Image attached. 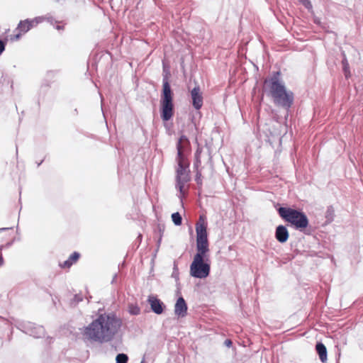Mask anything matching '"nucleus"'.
<instances>
[{"label": "nucleus", "instance_id": "obj_1", "mask_svg": "<svg viewBox=\"0 0 363 363\" xmlns=\"http://www.w3.org/2000/svg\"><path fill=\"white\" fill-rule=\"evenodd\" d=\"M121 326V320L113 313L99 315L84 328V338L100 343L111 341Z\"/></svg>", "mask_w": 363, "mask_h": 363}, {"label": "nucleus", "instance_id": "obj_2", "mask_svg": "<svg viewBox=\"0 0 363 363\" xmlns=\"http://www.w3.org/2000/svg\"><path fill=\"white\" fill-rule=\"evenodd\" d=\"M177 149L176 187L179 189L181 194H183L184 193V186L190 180L189 162L187 160V155L189 152V142L186 136L182 135L180 137L177 145Z\"/></svg>", "mask_w": 363, "mask_h": 363}, {"label": "nucleus", "instance_id": "obj_3", "mask_svg": "<svg viewBox=\"0 0 363 363\" xmlns=\"http://www.w3.org/2000/svg\"><path fill=\"white\" fill-rule=\"evenodd\" d=\"M279 74L277 72L270 79H266L264 87L269 91L276 105L289 108L293 104L294 94L291 91L286 90L284 84L279 79Z\"/></svg>", "mask_w": 363, "mask_h": 363}, {"label": "nucleus", "instance_id": "obj_4", "mask_svg": "<svg viewBox=\"0 0 363 363\" xmlns=\"http://www.w3.org/2000/svg\"><path fill=\"white\" fill-rule=\"evenodd\" d=\"M278 213L282 219L296 230L303 231L308 225V219L302 211L289 207H280Z\"/></svg>", "mask_w": 363, "mask_h": 363}, {"label": "nucleus", "instance_id": "obj_5", "mask_svg": "<svg viewBox=\"0 0 363 363\" xmlns=\"http://www.w3.org/2000/svg\"><path fill=\"white\" fill-rule=\"evenodd\" d=\"M196 253L195 255L209 257V247L207 238L206 224L204 219L200 217L196 225Z\"/></svg>", "mask_w": 363, "mask_h": 363}, {"label": "nucleus", "instance_id": "obj_6", "mask_svg": "<svg viewBox=\"0 0 363 363\" xmlns=\"http://www.w3.org/2000/svg\"><path fill=\"white\" fill-rule=\"evenodd\" d=\"M163 89L161 97V117L164 121H169L173 116V97L170 85L166 77L163 79Z\"/></svg>", "mask_w": 363, "mask_h": 363}, {"label": "nucleus", "instance_id": "obj_7", "mask_svg": "<svg viewBox=\"0 0 363 363\" xmlns=\"http://www.w3.org/2000/svg\"><path fill=\"white\" fill-rule=\"evenodd\" d=\"M210 270L209 257L194 255L189 269V273L192 277L205 279L208 277Z\"/></svg>", "mask_w": 363, "mask_h": 363}, {"label": "nucleus", "instance_id": "obj_8", "mask_svg": "<svg viewBox=\"0 0 363 363\" xmlns=\"http://www.w3.org/2000/svg\"><path fill=\"white\" fill-rule=\"evenodd\" d=\"M45 20V18L43 16L35 17L33 19H26L24 21H21L18 25L17 30H19V33L14 35L11 37L12 40H18L20 39L22 33H27L30 29L33 27L37 26L38 24L42 23Z\"/></svg>", "mask_w": 363, "mask_h": 363}, {"label": "nucleus", "instance_id": "obj_9", "mask_svg": "<svg viewBox=\"0 0 363 363\" xmlns=\"http://www.w3.org/2000/svg\"><path fill=\"white\" fill-rule=\"evenodd\" d=\"M22 330L36 338H40L44 336L45 330L43 326L37 325L34 323L28 322L22 325Z\"/></svg>", "mask_w": 363, "mask_h": 363}, {"label": "nucleus", "instance_id": "obj_10", "mask_svg": "<svg viewBox=\"0 0 363 363\" xmlns=\"http://www.w3.org/2000/svg\"><path fill=\"white\" fill-rule=\"evenodd\" d=\"M193 106L199 110L203 105V97L199 86L194 87L191 91Z\"/></svg>", "mask_w": 363, "mask_h": 363}, {"label": "nucleus", "instance_id": "obj_11", "mask_svg": "<svg viewBox=\"0 0 363 363\" xmlns=\"http://www.w3.org/2000/svg\"><path fill=\"white\" fill-rule=\"evenodd\" d=\"M147 301L155 313L159 315L163 313L164 303L160 299L155 296H149Z\"/></svg>", "mask_w": 363, "mask_h": 363}, {"label": "nucleus", "instance_id": "obj_12", "mask_svg": "<svg viewBox=\"0 0 363 363\" xmlns=\"http://www.w3.org/2000/svg\"><path fill=\"white\" fill-rule=\"evenodd\" d=\"M187 313V306L182 297H179L174 306V313L179 317H184Z\"/></svg>", "mask_w": 363, "mask_h": 363}, {"label": "nucleus", "instance_id": "obj_13", "mask_svg": "<svg viewBox=\"0 0 363 363\" xmlns=\"http://www.w3.org/2000/svg\"><path fill=\"white\" fill-rule=\"evenodd\" d=\"M289 234L287 228L282 225L277 227L275 231V238L281 243H284L289 239Z\"/></svg>", "mask_w": 363, "mask_h": 363}, {"label": "nucleus", "instance_id": "obj_14", "mask_svg": "<svg viewBox=\"0 0 363 363\" xmlns=\"http://www.w3.org/2000/svg\"><path fill=\"white\" fill-rule=\"evenodd\" d=\"M315 350L320 361L325 363L327 361V349L325 346L322 342H318L315 345Z\"/></svg>", "mask_w": 363, "mask_h": 363}, {"label": "nucleus", "instance_id": "obj_15", "mask_svg": "<svg viewBox=\"0 0 363 363\" xmlns=\"http://www.w3.org/2000/svg\"><path fill=\"white\" fill-rule=\"evenodd\" d=\"M79 257V254L78 252H74L72 253L69 258L64 262L62 264H61V267H69L74 262H76Z\"/></svg>", "mask_w": 363, "mask_h": 363}, {"label": "nucleus", "instance_id": "obj_16", "mask_svg": "<svg viewBox=\"0 0 363 363\" xmlns=\"http://www.w3.org/2000/svg\"><path fill=\"white\" fill-rule=\"evenodd\" d=\"M342 67H343V72L345 73V77L347 78L350 76V67L348 61L344 55V57L342 61Z\"/></svg>", "mask_w": 363, "mask_h": 363}, {"label": "nucleus", "instance_id": "obj_17", "mask_svg": "<svg viewBox=\"0 0 363 363\" xmlns=\"http://www.w3.org/2000/svg\"><path fill=\"white\" fill-rule=\"evenodd\" d=\"M172 220L175 225H180L182 224V218L178 212L172 214Z\"/></svg>", "mask_w": 363, "mask_h": 363}, {"label": "nucleus", "instance_id": "obj_18", "mask_svg": "<svg viewBox=\"0 0 363 363\" xmlns=\"http://www.w3.org/2000/svg\"><path fill=\"white\" fill-rule=\"evenodd\" d=\"M128 360V355L123 353L118 354L116 357V363H127Z\"/></svg>", "mask_w": 363, "mask_h": 363}, {"label": "nucleus", "instance_id": "obj_19", "mask_svg": "<svg viewBox=\"0 0 363 363\" xmlns=\"http://www.w3.org/2000/svg\"><path fill=\"white\" fill-rule=\"evenodd\" d=\"M128 311L132 315H138L140 313V309L137 305L130 304L128 306Z\"/></svg>", "mask_w": 363, "mask_h": 363}, {"label": "nucleus", "instance_id": "obj_20", "mask_svg": "<svg viewBox=\"0 0 363 363\" xmlns=\"http://www.w3.org/2000/svg\"><path fill=\"white\" fill-rule=\"evenodd\" d=\"M299 1L308 10L313 7L310 0H299Z\"/></svg>", "mask_w": 363, "mask_h": 363}, {"label": "nucleus", "instance_id": "obj_21", "mask_svg": "<svg viewBox=\"0 0 363 363\" xmlns=\"http://www.w3.org/2000/svg\"><path fill=\"white\" fill-rule=\"evenodd\" d=\"M172 277L174 278H175L176 279H178V278H179L178 269H177V265L175 264H174V272L172 273Z\"/></svg>", "mask_w": 363, "mask_h": 363}, {"label": "nucleus", "instance_id": "obj_22", "mask_svg": "<svg viewBox=\"0 0 363 363\" xmlns=\"http://www.w3.org/2000/svg\"><path fill=\"white\" fill-rule=\"evenodd\" d=\"M4 48H5L4 43L1 40H0V55L3 52V51L4 50Z\"/></svg>", "mask_w": 363, "mask_h": 363}, {"label": "nucleus", "instance_id": "obj_23", "mask_svg": "<svg viewBox=\"0 0 363 363\" xmlns=\"http://www.w3.org/2000/svg\"><path fill=\"white\" fill-rule=\"evenodd\" d=\"M225 344L226 346L230 347L232 345V342L230 340H226Z\"/></svg>", "mask_w": 363, "mask_h": 363}, {"label": "nucleus", "instance_id": "obj_24", "mask_svg": "<svg viewBox=\"0 0 363 363\" xmlns=\"http://www.w3.org/2000/svg\"><path fill=\"white\" fill-rule=\"evenodd\" d=\"M4 263V260L1 257H0V266L2 265Z\"/></svg>", "mask_w": 363, "mask_h": 363}, {"label": "nucleus", "instance_id": "obj_25", "mask_svg": "<svg viewBox=\"0 0 363 363\" xmlns=\"http://www.w3.org/2000/svg\"><path fill=\"white\" fill-rule=\"evenodd\" d=\"M56 28H57V30H60V29H62V26H56Z\"/></svg>", "mask_w": 363, "mask_h": 363}, {"label": "nucleus", "instance_id": "obj_26", "mask_svg": "<svg viewBox=\"0 0 363 363\" xmlns=\"http://www.w3.org/2000/svg\"><path fill=\"white\" fill-rule=\"evenodd\" d=\"M6 228H0V231L4 230H6Z\"/></svg>", "mask_w": 363, "mask_h": 363}, {"label": "nucleus", "instance_id": "obj_27", "mask_svg": "<svg viewBox=\"0 0 363 363\" xmlns=\"http://www.w3.org/2000/svg\"><path fill=\"white\" fill-rule=\"evenodd\" d=\"M140 363H145V360H142Z\"/></svg>", "mask_w": 363, "mask_h": 363}, {"label": "nucleus", "instance_id": "obj_28", "mask_svg": "<svg viewBox=\"0 0 363 363\" xmlns=\"http://www.w3.org/2000/svg\"><path fill=\"white\" fill-rule=\"evenodd\" d=\"M57 1H60V0H57Z\"/></svg>", "mask_w": 363, "mask_h": 363}]
</instances>
